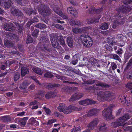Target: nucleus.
Returning <instances> with one entry per match:
<instances>
[{
    "instance_id": "nucleus-40",
    "label": "nucleus",
    "mask_w": 132,
    "mask_h": 132,
    "mask_svg": "<svg viewBox=\"0 0 132 132\" xmlns=\"http://www.w3.org/2000/svg\"><path fill=\"white\" fill-rule=\"evenodd\" d=\"M30 120L32 122V124L36 126H38L39 125V122L37 121H36L34 118H31L30 119Z\"/></svg>"
},
{
    "instance_id": "nucleus-41",
    "label": "nucleus",
    "mask_w": 132,
    "mask_h": 132,
    "mask_svg": "<svg viewBox=\"0 0 132 132\" xmlns=\"http://www.w3.org/2000/svg\"><path fill=\"white\" fill-rule=\"evenodd\" d=\"M108 25L107 23H103L101 27V29L103 30H106L108 29Z\"/></svg>"
},
{
    "instance_id": "nucleus-42",
    "label": "nucleus",
    "mask_w": 132,
    "mask_h": 132,
    "mask_svg": "<svg viewBox=\"0 0 132 132\" xmlns=\"http://www.w3.org/2000/svg\"><path fill=\"white\" fill-rule=\"evenodd\" d=\"M35 26L37 28H46V26L45 24L41 23H39L36 24Z\"/></svg>"
},
{
    "instance_id": "nucleus-31",
    "label": "nucleus",
    "mask_w": 132,
    "mask_h": 132,
    "mask_svg": "<svg viewBox=\"0 0 132 132\" xmlns=\"http://www.w3.org/2000/svg\"><path fill=\"white\" fill-rule=\"evenodd\" d=\"M15 26L19 30V32H21L23 30V25L21 24H20L19 23L15 22H14Z\"/></svg>"
},
{
    "instance_id": "nucleus-2",
    "label": "nucleus",
    "mask_w": 132,
    "mask_h": 132,
    "mask_svg": "<svg viewBox=\"0 0 132 132\" xmlns=\"http://www.w3.org/2000/svg\"><path fill=\"white\" fill-rule=\"evenodd\" d=\"M97 95L102 100L110 101L114 98V94L109 91H100L97 93Z\"/></svg>"
},
{
    "instance_id": "nucleus-48",
    "label": "nucleus",
    "mask_w": 132,
    "mask_h": 132,
    "mask_svg": "<svg viewBox=\"0 0 132 132\" xmlns=\"http://www.w3.org/2000/svg\"><path fill=\"white\" fill-rule=\"evenodd\" d=\"M113 58L115 60H117L119 61H121V59L119 56L116 54H112Z\"/></svg>"
},
{
    "instance_id": "nucleus-36",
    "label": "nucleus",
    "mask_w": 132,
    "mask_h": 132,
    "mask_svg": "<svg viewBox=\"0 0 132 132\" xmlns=\"http://www.w3.org/2000/svg\"><path fill=\"white\" fill-rule=\"evenodd\" d=\"M72 31L75 34L80 33L82 32L81 28L78 27L73 28Z\"/></svg>"
},
{
    "instance_id": "nucleus-53",
    "label": "nucleus",
    "mask_w": 132,
    "mask_h": 132,
    "mask_svg": "<svg viewBox=\"0 0 132 132\" xmlns=\"http://www.w3.org/2000/svg\"><path fill=\"white\" fill-rule=\"evenodd\" d=\"M43 109L46 112L47 114H50L51 111L49 109L45 106L43 108Z\"/></svg>"
},
{
    "instance_id": "nucleus-27",
    "label": "nucleus",
    "mask_w": 132,
    "mask_h": 132,
    "mask_svg": "<svg viewBox=\"0 0 132 132\" xmlns=\"http://www.w3.org/2000/svg\"><path fill=\"white\" fill-rule=\"evenodd\" d=\"M38 20L37 17H31V20L28 22L27 24V26H29L32 23L35 22H37L38 21Z\"/></svg>"
},
{
    "instance_id": "nucleus-50",
    "label": "nucleus",
    "mask_w": 132,
    "mask_h": 132,
    "mask_svg": "<svg viewBox=\"0 0 132 132\" xmlns=\"http://www.w3.org/2000/svg\"><path fill=\"white\" fill-rule=\"evenodd\" d=\"M33 41L32 38L30 36L28 35L27 38V43L28 44L29 43H31Z\"/></svg>"
},
{
    "instance_id": "nucleus-30",
    "label": "nucleus",
    "mask_w": 132,
    "mask_h": 132,
    "mask_svg": "<svg viewBox=\"0 0 132 132\" xmlns=\"http://www.w3.org/2000/svg\"><path fill=\"white\" fill-rule=\"evenodd\" d=\"M89 62V64H91L95 67L97 66V65L96 64H98L97 62V61L96 60L92 58H91L90 59Z\"/></svg>"
},
{
    "instance_id": "nucleus-62",
    "label": "nucleus",
    "mask_w": 132,
    "mask_h": 132,
    "mask_svg": "<svg viewBox=\"0 0 132 132\" xmlns=\"http://www.w3.org/2000/svg\"><path fill=\"white\" fill-rule=\"evenodd\" d=\"M56 121L55 119H52L51 120H49L48 122L47 123V125L51 124L52 123Z\"/></svg>"
},
{
    "instance_id": "nucleus-16",
    "label": "nucleus",
    "mask_w": 132,
    "mask_h": 132,
    "mask_svg": "<svg viewBox=\"0 0 132 132\" xmlns=\"http://www.w3.org/2000/svg\"><path fill=\"white\" fill-rule=\"evenodd\" d=\"M83 95V94L80 93L79 94H75L72 96L70 99V101H73L79 99L82 97Z\"/></svg>"
},
{
    "instance_id": "nucleus-34",
    "label": "nucleus",
    "mask_w": 132,
    "mask_h": 132,
    "mask_svg": "<svg viewBox=\"0 0 132 132\" xmlns=\"http://www.w3.org/2000/svg\"><path fill=\"white\" fill-rule=\"evenodd\" d=\"M54 11L57 14L60 15L62 12L60 8L58 7H54L53 8Z\"/></svg>"
},
{
    "instance_id": "nucleus-21",
    "label": "nucleus",
    "mask_w": 132,
    "mask_h": 132,
    "mask_svg": "<svg viewBox=\"0 0 132 132\" xmlns=\"http://www.w3.org/2000/svg\"><path fill=\"white\" fill-rule=\"evenodd\" d=\"M95 85L97 86L101 87L103 88H108L109 87V86L108 84L105 83H102L101 81L97 80Z\"/></svg>"
},
{
    "instance_id": "nucleus-46",
    "label": "nucleus",
    "mask_w": 132,
    "mask_h": 132,
    "mask_svg": "<svg viewBox=\"0 0 132 132\" xmlns=\"http://www.w3.org/2000/svg\"><path fill=\"white\" fill-rule=\"evenodd\" d=\"M120 124L117 120L116 121L112 122L111 123V125L113 127H117L120 126Z\"/></svg>"
},
{
    "instance_id": "nucleus-51",
    "label": "nucleus",
    "mask_w": 132,
    "mask_h": 132,
    "mask_svg": "<svg viewBox=\"0 0 132 132\" xmlns=\"http://www.w3.org/2000/svg\"><path fill=\"white\" fill-rule=\"evenodd\" d=\"M72 23L74 24L80 25L81 24V22L78 20H75L72 21Z\"/></svg>"
},
{
    "instance_id": "nucleus-47",
    "label": "nucleus",
    "mask_w": 132,
    "mask_h": 132,
    "mask_svg": "<svg viewBox=\"0 0 132 132\" xmlns=\"http://www.w3.org/2000/svg\"><path fill=\"white\" fill-rule=\"evenodd\" d=\"M29 78L33 80L36 83H38L39 85H41L40 82L34 76H30L29 77Z\"/></svg>"
},
{
    "instance_id": "nucleus-24",
    "label": "nucleus",
    "mask_w": 132,
    "mask_h": 132,
    "mask_svg": "<svg viewBox=\"0 0 132 132\" xmlns=\"http://www.w3.org/2000/svg\"><path fill=\"white\" fill-rule=\"evenodd\" d=\"M46 8V6L45 5L41 4L38 6L37 8L39 12L41 14L43 13V11Z\"/></svg>"
},
{
    "instance_id": "nucleus-11",
    "label": "nucleus",
    "mask_w": 132,
    "mask_h": 132,
    "mask_svg": "<svg viewBox=\"0 0 132 132\" xmlns=\"http://www.w3.org/2000/svg\"><path fill=\"white\" fill-rule=\"evenodd\" d=\"M20 67L21 71V73L22 77L24 76L26 74L28 73L29 69L26 65H22Z\"/></svg>"
},
{
    "instance_id": "nucleus-57",
    "label": "nucleus",
    "mask_w": 132,
    "mask_h": 132,
    "mask_svg": "<svg viewBox=\"0 0 132 132\" xmlns=\"http://www.w3.org/2000/svg\"><path fill=\"white\" fill-rule=\"evenodd\" d=\"M116 53L119 54L120 56H121V55L122 54V48H120L119 50H118L116 51Z\"/></svg>"
},
{
    "instance_id": "nucleus-33",
    "label": "nucleus",
    "mask_w": 132,
    "mask_h": 132,
    "mask_svg": "<svg viewBox=\"0 0 132 132\" xmlns=\"http://www.w3.org/2000/svg\"><path fill=\"white\" fill-rule=\"evenodd\" d=\"M65 107L66 106L64 104H60L59 106L57 107V109L59 111L63 112Z\"/></svg>"
},
{
    "instance_id": "nucleus-10",
    "label": "nucleus",
    "mask_w": 132,
    "mask_h": 132,
    "mask_svg": "<svg viewBox=\"0 0 132 132\" xmlns=\"http://www.w3.org/2000/svg\"><path fill=\"white\" fill-rule=\"evenodd\" d=\"M95 102L94 101L88 99L79 101V103L80 104L84 105L94 104H95Z\"/></svg>"
},
{
    "instance_id": "nucleus-49",
    "label": "nucleus",
    "mask_w": 132,
    "mask_h": 132,
    "mask_svg": "<svg viewBox=\"0 0 132 132\" xmlns=\"http://www.w3.org/2000/svg\"><path fill=\"white\" fill-rule=\"evenodd\" d=\"M124 127V131H130L132 129V127L131 126H123Z\"/></svg>"
},
{
    "instance_id": "nucleus-54",
    "label": "nucleus",
    "mask_w": 132,
    "mask_h": 132,
    "mask_svg": "<svg viewBox=\"0 0 132 132\" xmlns=\"http://www.w3.org/2000/svg\"><path fill=\"white\" fill-rule=\"evenodd\" d=\"M132 3V0H125L123 1L124 4L125 5L131 4Z\"/></svg>"
},
{
    "instance_id": "nucleus-55",
    "label": "nucleus",
    "mask_w": 132,
    "mask_h": 132,
    "mask_svg": "<svg viewBox=\"0 0 132 132\" xmlns=\"http://www.w3.org/2000/svg\"><path fill=\"white\" fill-rule=\"evenodd\" d=\"M56 77L58 79H60L61 80H64L65 79V77L61 76L59 75H57L56 76Z\"/></svg>"
},
{
    "instance_id": "nucleus-5",
    "label": "nucleus",
    "mask_w": 132,
    "mask_h": 132,
    "mask_svg": "<svg viewBox=\"0 0 132 132\" xmlns=\"http://www.w3.org/2000/svg\"><path fill=\"white\" fill-rule=\"evenodd\" d=\"M40 40L42 42L45 43V44L46 43L43 45V48L42 49V51H45L46 50L50 52L51 51V48H48L47 45H50V42L48 38L45 36H42L40 38Z\"/></svg>"
},
{
    "instance_id": "nucleus-60",
    "label": "nucleus",
    "mask_w": 132,
    "mask_h": 132,
    "mask_svg": "<svg viewBox=\"0 0 132 132\" xmlns=\"http://www.w3.org/2000/svg\"><path fill=\"white\" fill-rule=\"evenodd\" d=\"M61 14V15H60V16L62 17L63 19H68V17L67 15L65 14H63L62 12Z\"/></svg>"
},
{
    "instance_id": "nucleus-64",
    "label": "nucleus",
    "mask_w": 132,
    "mask_h": 132,
    "mask_svg": "<svg viewBox=\"0 0 132 132\" xmlns=\"http://www.w3.org/2000/svg\"><path fill=\"white\" fill-rule=\"evenodd\" d=\"M12 37L13 39H15L16 40H18L19 39L18 37L15 34H13L12 36Z\"/></svg>"
},
{
    "instance_id": "nucleus-32",
    "label": "nucleus",
    "mask_w": 132,
    "mask_h": 132,
    "mask_svg": "<svg viewBox=\"0 0 132 132\" xmlns=\"http://www.w3.org/2000/svg\"><path fill=\"white\" fill-rule=\"evenodd\" d=\"M92 28L90 26L84 27L81 28L82 32L84 33L88 32L91 30Z\"/></svg>"
},
{
    "instance_id": "nucleus-22",
    "label": "nucleus",
    "mask_w": 132,
    "mask_h": 132,
    "mask_svg": "<svg viewBox=\"0 0 132 132\" xmlns=\"http://www.w3.org/2000/svg\"><path fill=\"white\" fill-rule=\"evenodd\" d=\"M24 11L28 15H30L32 13L36 14L37 13L36 10L33 11L32 9L30 8H26L24 9Z\"/></svg>"
},
{
    "instance_id": "nucleus-13",
    "label": "nucleus",
    "mask_w": 132,
    "mask_h": 132,
    "mask_svg": "<svg viewBox=\"0 0 132 132\" xmlns=\"http://www.w3.org/2000/svg\"><path fill=\"white\" fill-rule=\"evenodd\" d=\"M129 118L128 115L127 114H124L123 116L120 118V119L117 120L118 122L120 124V126H122L123 123L127 119Z\"/></svg>"
},
{
    "instance_id": "nucleus-29",
    "label": "nucleus",
    "mask_w": 132,
    "mask_h": 132,
    "mask_svg": "<svg viewBox=\"0 0 132 132\" xmlns=\"http://www.w3.org/2000/svg\"><path fill=\"white\" fill-rule=\"evenodd\" d=\"M51 13V12L50 9L49 8L46 7L43 11V13L41 14L45 15L48 16L50 15Z\"/></svg>"
},
{
    "instance_id": "nucleus-59",
    "label": "nucleus",
    "mask_w": 132,
    "mask_h": 132,
    "mask_svg": "<svg viewBox=\"0 0 132 132\" xmlns=\"http://www.w3.org/2000/svg\"><path fill=\"white\" fill-rule=\"evenodd\" d=\"M132 65V58L130 59L128 63L127 66L126 67L127 68H128Z\"/></svg>"
},
{
    "instance_id": "nucleus-37",
    "label": "nucleus",
    "mask_w": 132,
    "mask_h": 132,
    "mask_svg": "<svg viewBox=\"0 0 132 132\" xmlns=\"http://www.w3.org/2000/svg\"><path fill=\"white\" fill-rule=\"evenodd\" d=\"M107 128L106 125L104 124H101L99 125V129L100 130L104 131Z\"/></svg>"
},
{
    "instance_id": "nucleus-4",
    "label": "nucleus",
    "mask_w": 132,
    "mask_h": 132,
    "mask_svg": "<svg viewBox=\"0 0 132 132\" xmlns=\"http://www.w3.org/2000/svg\"><path fill=\"white\" fill-rule=\"evenodd\" d=\"M80 38L82 40L83 45L86 47H90L92 44L93 42L91 38L85 34H82L80 37Z\"/></svg>"
},
{
    "instance_id": "nucleus-18",
    "label": "nucleus",
    "mask_w": 132,
    "mask_h": 132,
    "mask_svg": "<svg viewBox=\"0 0 132 132\" xmlns=\"http://www.w3.org/2000/svg\"><path fill=\"white\" fill-rule=\"evenodd\" d=\"M56 93L55 92H49L45 95V97L47 99H49L52 97H54L56 95Z\"/></svg>"
},
{
    "instance_id": "nucleus-14",
    "label": "nucleus",
    "mask_w": 132,
    "mask_h": 132,
    "mask_svg": "<svg viewBox=\"0 0 132 132\" xmlns=\"http://www.w3.org/2000/svg\"><path fill=\"white\" fill-rule=\"evenodd\" d=\"M77 109V108L74 106H69L67 107L66 106L65 108L63 111V113L64 114H67L70 113L73 111L76 110Z\"/></svg>"
},
{
    "instance_id": "nucleus-23",
    "label": "nucleus",
    "mask_w": 132,
    "mask_h": 132,
    "mask_svg": "<svg viewBox=\"0 0 132 132\" xmlns=\"http://www.w3.org/2000/svg\"><path fill=\"white\" fill-rule=\"evenodd\" d=\"M28 119V117H26L22 118L19 121V123L21 126H24L26 125V122Z\"/></svg>"
},
{
    "instance_id": "nucleus-38",
    "label": "nucleus",
    "mask_w": 132,
    "mask_h": 132,
    "mask_svg": "<svg viewBox=\"0 0 132 132\" xmlns=\"http://www.w3.org/2000/svg\"><path fill=\"white\" fill-rule=\"evenodd\" d=\"M13 77L14 81H16L20 78V73L17 72L15 73Z\"/></svg>"
},
{
    "instance_id": "nucleus-17",
    "label": "nucleus",
    "mask_w": 132,
    "mask_h": 132,
    "mask_svg": "<svg viewBox=\"0 0 132 132\" xmlns=\"http://www.w3.org/2000/svg\"><path fill=\"white\" fill-rule=\"evenodd\" d=\"M100 17L98 16L95 18L94 19L92 18H90L87 20L86 21L88 24H92V23H96L98 22V20Z\"/></svg>"
},
{
    "instance_id": "nucleus-20",
    "label": "nucleus",
    "mask_w": 132,
    "mask_h": 132,
    "mask_svg": "<svg viewBox=\"0 0 132 132\" xmlns=\"http://www.w3.org/2000/svg\"><path fill=\"white\" fill-rule=\"evenodd\" d=\"M66 41L68 46L70 47H72L73 46V40L71 37H67Z\"/></svg>"
},
{
    "instance_id": "nucleus-8",
    "label": "nucleus",
    "mask_w": 132,
    "mask_h": 132,
    "mask_svg": "<svg viewBox=\"0 0 132 132\" xmlns=\"http://www.w3.org/2000/svg\"><path fill=\"white\" fill-rule=\"evenodd\" d=\"M99 121V120L97 118L94 119L88 125V128L90 130L93 129L97 126Z\"/></svg>"
},
{
    "instance_id": "nucleus-1",
    "label": "nucleus",
    "mask_w": 132,
    "mask_h": 132,
    "mask_svg": "<svg viewBox=\"0 0 132 132\" xmlns=\"http://www.w3.org/2000/svg\"><path fill=\"white\" fill-rule=\"evenodd\" d=\"M50 36L52 45L54 47L59 49L60 47L57 42V39L59 41L60 45L63 47L66 46L65 42L61 35L57 36L55 34H51L50 35Z\"/></svg>"
},
{
    "instance_id": "nucleus-52",
    "label": "nucleus",
    "mask_w": 132,
    "mask_h": 132,
    "mask_svg": "<svg viewBox=\"0 0 132 132\" xmlns=\"http://www.w3.org/2000/svg\"><path fill=\"white\" fill-rule=\"evenodd\" d=\"M39 31V30L37 29L35 30L32 32V36L35 37L36 36L38 35Z\"/></svg>"
},
{
    "instance_id": "nucleus-28",
    "label": "nucleus",
    "mask_w": 132,
    "mask_h": 132,
    "mask_svg": "<svg viewBox=\"0 0 132 132\" xmlns=\"http://www.w3.org/2000/svg\"><path fill=\"white\" fill-rule=\"evenodd\" d=\"M0 120L4 122L10 121L11 119L9 116H4L0 117Z\"/></svg>"
},
{
    "instance_id": "nucleus-45",
    "label": "nucleus",
    "mask_w": 132,
    "mask_h": 132,
    "mask_svg": "<svg viewBox=\"0 0 132 132\" xmlns=\"http://www.w3.org/2000/svg\"><path fill=\"white\" fill-rule=\"evenodd\" d=\"M53 75L51 73L49 72H47L44 75V77H45L47 78H51L53 77Z\"/></svg>"
},
{
    "instance_id": "nucleus-26",
    "label": "nucleus",
    "mask_w": 132,
    "mask_h": 132,
    "mask_svg": "<svg viewBox=\"0 0 132 132\" xmlns=\"http://www.w3.org/2000/svg\"><path fill=\"white\" fill-rule=\"evenodd\" d=\"M32 70L35 73L39 75H41L43 73L42 70H41L40 68L37 67L33 68Z\"/></svg>"
},
{
    "instance_id": "nucleus-61",
    "label": "nucleus",
    "mask_w": 132,
    "mask_h": 132,
    "mask_svg": "<svg viewBox=\"0 0 132 132\" xmlns=\"http://www.w3.org/2000/svg\"><path fill=\"white\" fill-rule=\"evenodd\" d=\"M79 55V54H75L73 56V59L75 60H78Z\"/></svg>"
},
{
    "instance_id": "nucleus-15",
    "label": "nucleus",
    "mask_w": 132,
    "mask_h": 132,
    "mask_svg": "<svg viewBox=\"0 0 132 132\" xmlns=\"http://www.w3.org/2000/svg\"><path fill=\"white\" fill-rule=\"evenodd\" d=\"M67 11L68 13H70L75 16H77L78 12L73 7H68L67 8Z\"/></svg>"
},
{
    "instance_id": "nucleus-12",
    "label": "nucleus",
    "mask_w": 132,
    "mask_h": 132,
    "mask_svg": "<svg viewBox=\"0 0 132 132\" xmlns=\"http://www.w3.org/2000/svg\"><path fill=\"white\" fill-rule=\"evenodd\" d=\"M99 110L96 109H91L89 110L88 113L86 116L87 117L95 116H96L97 114L99 112Z\"/></svg>"
},
{
    "instance_id": "nucleus-35",
    "label": "nucleus",
    "mask_w": 132,
    "mask_h": 132,
    "mask_svg": "<svg viewBox=\"0 0 132 132\" xmlns=\"http://www.w3.org/2000/svg\"><path fill=\"white\" fill-rule=\"evenodd\" d=\"M97 81L96 80H92L89 79L87 81H86L85 82L86 84L88 85H92L95 83L96 84Z\"/></svg>"
},
{
    "instance_id": "nucleus-9",
    "label": "nucleus",
    "mask_w": 132,
    "mask_h": 132,
    "mask_svg": "<svg viewBox=\"0 0 132 132\" xmlns=\"http://www.w3.org/2000/svg\"><path fill=\"white\" fill-rule=\"evenodd\" d=\"M131 9V8L129 6H125L122 5L120 7L117 8L116 10L118 13H125L130 12Z\"/></svg>"
},
{
    "instance_id": "nucleus-39",
    "label": "nucleus",
    "mask_w": 132,
    "mask_h": 132,
    "mask_svg": "<svg viewBox=\"0 0 132 132\" xmlns=\"http://www.w3.org/2000/svg\"><path fill=\"white\" fill-rule=\"evenodd\" d=\"M4 45L5 46L8 47H12L13 46V43L11 41L7 40L5 41L4 43Z\"/></svg>"
},
{
    "instance_id": "nucleus-25",
    "label": "nucleus",
    "mask_w": 132,
    "mask_h": 132,
    "mask_svg": "<svg viewBox=\"0 0 132 132\" xmlns=\"http://www.w3.org/2000/svg\"><path fill=\"white\" fill-rule=\"evenodd\" d=\"M100 12V10H96L94 7H92L89 9L88 11V13L91 14L97 13Z\"/></svg>"
},
{
    "instance_id": "nucleus-44",
    "label": "nucleus",
    "mask_w": 132,
    "mask_h": 132,
    "mask_svg": "<svg viewBox=\"0 0 132 132\" xmlns=\"http://www.w3.org/2000/svg\"><path fill=\"white\" fill-rule=\"evenodd\" d=\"M126 97L124 96H122L120 98V101L123 104H126L127 101H126Z\"/></svg>"
},
{
    "instance_id": "nucleus-6",
    "label": "nucleus",
    "mask_w": 132,
    "mask_h": 132,
    "mask_svg": "<svg viewBox=\"0 0 132 132\" xmlns=\"http://www.w3.org/2000/svg\"><path fill=\"white\" fill-rule=\"evenodd\" d=\"M10 11L11 13L13 15L17 16L21 18H23V14L18 9L12 7L11 8Z\"/></svg>"
},
{
    "instance_id": "nucleus-19",
    "label": "nucleus",
    "mask_w": 132,
    "mask_h": 132,
    "mask_svg": "<svg viewBox=\"0 0 132 132\" xmlns=\"http://www.w3.org/2000/svg\"><path fill=\"white\" fill-rule=\"evenodd\" d=\"M30 83V82L29 81L27 80H25L20 85V88L21 89H25L26 86L28 85Z\"/></svg>"
},
{
    "instance_id": "nucleus-3",
    "label": "nucleus",
    "mask_w": 132,
    "mask_h": 132,
    "mask_svg": "<svg viewBox=\"0 0 132 132\" xmlns=\"http://www.w3.org/2000/svg\"><path fill=\"white\" fill-rule=\"evenodd\" d=\"M114 104L110 105L108 108H105L102 112V115L105 120L111 119L113 118L112 115V108L114 107Z\"/></svg>"
},
{
    "instance_id": "nucleus-56",
    "label": "nucleus",
    "mask_w": 132,
    "mask_h": 132,
    "mask_svg": "<svg viewBox=\"0 0 132 132\" xmlns=\"http://www.w3.org/2000/svg\"><path fill=\"white\" fill-rule=\"evenodd\" d=\"M55 27L57 28L63 30L64 29L63 27L61 25L59 24H57L55 25Z\"/></svg>"
},
{
    "instance_id": "nucleus-43",
    "label": "nucleus",
    "mask_w": 132,
    "mask_h": 132,
    "mask_svg": "<svg viewBox=\"0 0 132 132\" xmlns=\"http://www.w3.org/2000/svg\"><path fill=\"white\" fill-rule=\"evenodd\" d=\"M38 97L40 98H41L44 96L45 94V92L44 91L42 90H39L38 93Z\"/></svg>"
},
{
    "instance_id": "nucleus-58",
    "label": "nucleus",
    "mask_w": 132,
    "mask_h": 132,
    "mask_svg": "<svg viewBox=\"0 0 132 132\" xmlns=\"http://www.w3.org/2000/svg\"><path fill=\"white\" fill-rule=\"evenodd\" d=\"M111 65L112 66V69L113 70H114L116 69L117 66L116 64L114 62L112 63Z\"/></svg>"
},
{
    "instance_id": "nucleus-7",
    "label": "nucleus",
    "mask_w": 132,
    "mask_h": 132,
    "mask_svg": "<svg viewBox=\"0 0 132 132\" xmlns=\"http://www.w3.org/2000/svg\"><path fill=\"white\" fill-rule=\"evenodd\" d=\"M14 22H12L4 24L3 25V28L6 31H14L15 29Z\"/></svg>"
},
{
    "instance_id": "nucleus-63",
    "label": "nucleus",
    "mask_w": 132,
    "mask_h": 132,
    "mask_svg": "<svg viewBox=\"0 0 132 132\" xmlns=\"http://www.w3.org/2000/svg\"><path fill=\"white\" fill-rule=\"evenodd\" d=\"M127 87L130 89H132V82L128 83L127 85Z\"/></svg>"
}]
</instances>
